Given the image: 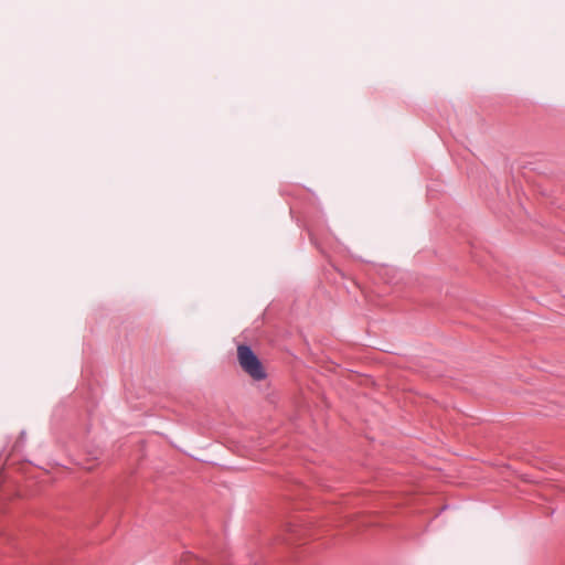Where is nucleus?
I'll list each match as a JSON object with an SVG mask.
<instances>
[{"mask_svg": "<svg viewBox=\"0 0 565 565\" xmlns=\"http://www.w3.org/2000/svg\"><path fill=\"white\" fill-rule=\"evenodd\" d=\"M237 359L241 367L254 381H263L267 377L264 365L250 345L239 344L237 347Z\"/></svg>", "mask_w": 565, "mask_h": 565, "instance_id": "nucleus-1", "label": "nucleus"}, {"mask_svg": "<svg viewBox=\"0 0 565 565\" xmlns=\"http://www.w3.org/2000/svg\"><path fill=\"white\" fill-rule=\"evenodd\" d=\"M25 443V437H24V433L21 434L20 438L18 439V441L15 443V445L13 446V449H12V454H10L8 456V460H12L13 457L15 455H18V452H20L21 448L23 447Z\"/></svg>", "mask_w": 565, "mask_h": 565, "instance_id": "nucleus-2", "label": "nucleus"}, {"mask_svg": "<svg viewBox=\"0 0 565 565\" xmlns=\"http://www.w3.org/2000/svg\"><path fill=\"white\" fill-rule=\"evenodd\" d=\"M9 498V491L7 486H4V478L2 476V471L0 470V504L4 502Z\"/></svg>", "mask_w": 565, "mask_h": 565, "instance_id": "nucleus-3", "label": "nucleus"}, {"mask_svg": "<svg viewBox=\"0 0 565 565\" xmlns=\"http://www.w3.org/2000/svg\"><path fill=\"white\" fill-rule=\"evenodd\" d=\"M310 241H311L312 243H315V244H316V242H315V237H313V235H312V233H311V232H310Z\"/></svg>", "mask_w": 565, "mask_h": 565, "instance_id": "nucleus-4", "label": "nucleus"}]
</instances>
